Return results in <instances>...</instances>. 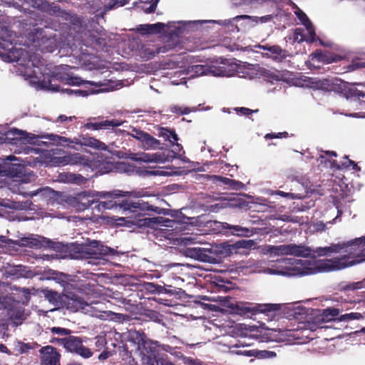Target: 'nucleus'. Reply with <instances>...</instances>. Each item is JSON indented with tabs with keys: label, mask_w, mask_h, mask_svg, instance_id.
I'll return each mask as SVG.
<instances>
[{
	"label": "nucleus",
	"mask_w": 365,
	"mask_h": 365,
	"mask_svg": "<svg viewBox=\"0 0 365 365\" xmlns=\"http://www.w3.org/2000/svg\"><path fill=\"white\" fill-rule=\"evenodd\" d=\"M319 256H330L332 253H343L339 257L332 258L336 270H341L365 261V236L342 243L319 247Z\"/></svg>",
	"instance_id": "f257e3e1"
},
{
	"label": "nucleus",
	"mask_w": 365,
	"mask_h": 365,
	"mask_svg": "<svg viewBox=\"0 0 365 365\" xmlns=\"http://www.w3.org/2000/svg\"><path fill=\"white\" fill-rule=\"evenodd\" d=\"M118 205L125 212L130 213V216L119 218L118 221L120 222H118V225H122L125 222V224H131L139 228H153L160 222V217H145L147 212H158V207L150 205L143 200L139 199L135 201L125 200L118 203Z\"/></svg>",
	"instance_id": "f03ea898"
},
{
	"label": "nucleus",
	"mask_w": 365,
	"mask_h": 365,
	"mask_svg": "<svg viewBox=\"0 0 365 365\" xmlns=\"http://www.w3.org/2000/svg\"><path fill=\"white\" fill-rule=\"evenodd\" d=\"M128 341L135 346V352L142 355L143 363L146 365H170V363L160 357L158 350V342L148 338L140 330H130Z\"/></svg>",
	"instance_id": "7ed1b4c3"
},
{
	"label": "nucleus",
	"mask_w": 365,
	"mask_h": 365,
	"mask_svg": "<svg viewBox=\"0 0 365 365\" xmlns=\"http://www.w3.org/2000/svg\"><path fill=\"white\" fill-rule=\"evenodd\" d=\"M38 138L48 139L53 144L61 145H68L69 143H73L81 146L89 147L98 150H107L108 149V146L104 143L87 135H80L78 138H68L55 134H49L41 135Z\"/></svg>",
	"instance_id": "20e7f679"
},
{
	"label": "nucleus",
	"mask_w": 365,
	"mask_h": 365,
	"mask_svg": "<svg viewBox=\"0 0 365 365\" xmlns=\"http://www.w3.org/2000/svg\"><path fill=\"white\" fill-rule=\"evenodd\" d=\"M49 163L53 166L83 165L90 167L91 161L88 157L79 153H68L58 149H51L49 152Z\"/></svg>",
	"instance_id": "39448f33"
},
{
	"label": "nucleus",
	"mask_w": 365,
	"mask_h": 365,
	"mask_svg": "<svg viewBox=\"0 0 365 365\" xmlns=\"http://www.w3.org/2000/svg\"><path fill=\"white\" fill-rule=\"evenodd\" d=\"M28 39L36 51L53 53L57 48L54 37L48 36L42 29H36L28 34Z\"/></svg>",
	"instance_id": "423d86ee"
},
{
	"label": "nucleus",
	"mask_w": 365,
	"mask_h": 365,
	"mask_svg": "<svg viewBox=\"0 0 365 365\" xmlns=\"http://www.w3.org/2000/svg\"><path fill=\"white\" fill-rule=\"evenodd\" d=\"M281 308L279 304H256L248 302L237 303L234 307L235 312L240 315H255L258 313H264L269 315L270 313L279 311Z\"/></svg>",
	"instance_id": "0eeeda50"
},
{
	"label": "nucleus",
	"mask_w": 365,
	"mask_h": 365,
	"mask_svg": "<svg viewBox=\"0 0 365 365\" xmlns=\"http://www.w3.org/2000/svg\"><path fill=\"white\" fill-rule=\"evenodd\" d=\"M255 244V242L252 240H241L233 244L224 242L216 247L215 252L220 259L225 258L232 255L241 253V249L249 250L254 247Z\"/></svg>",
	"instance_id": "6e6552de"
},
{
	"label": "nucleus",
	"mask_w": 365,
	"mask_h": 365,
	"mask_svg": "<svg viewBox=\"0 0 365 365\" xmlns=\"http://www.w3.org/2000/svg\"><path fill=\"white\" fill-rule=\"evenodd\" d=\"M312 259L313 260H301L302 273L304 274H314L319 272L336 271L332 258L325 259Z\"/></svg>",
	"instance_id": "1a4fd4ad"
},
{
	"label": "nucleus",
	"mask_w": 365,
	"mask_h": 365,
	"mask_svg": "<svg viewBox=\"0 0 365 365\" xmlns=\"http://www.w3.org/2000/svg\"><path fill=\"white\" fill-rule=\"evenodd\" d=\"M90 258L101 259L106 257L118 255L116 250L103 245L102 242L93 240L86 246L83 251Z\"/></svg>",
	"instance_id": "9d476101"
},
{
	"label": "nucleus",
	"mask_w": 365,
	"mask_h": 365,
	"mask_svg": "<svg viewBox=\"0 0 365 365\" xmlns=\"http://www.w3.org/2000/svg\"><path fill=\"white\" fill-rule=\"evenodd\" d=\"M61 302L63 307L72 312L87 311V307H90V304L88 302L73 292H68L63 295Z\"/></svg>",
	"instance_id": "9b49d317"
},
{
	"label": "nucleus",
	"mask_w": 365,
	"mask_h": 365,
	"mask_svg": "<svg viewBox=\"0 0 365 365\" xmlns=\"http://www.w3.org/2000/svg\"><path fill=\"white\" fill-rule=\"evenodd\" d=\"M120 192V191H115L113 192H102L101 193L100 196L104 198H108V200L102 202H94L93 200L91 201L88 200L86 202L82 203V202H81V207L79 206V207L82 209L83 205V209H86L91 207L93 204H95L94 208H97L99 211L112 209L113 207L117 206V203L113 200V199L118 196H122Z\"/></svg>",
	"instance_id": "f8f14e48"
},
{
	"label": "nucleus",
	"mask_w": 365,
	"mask_h": 365,
	"mask_svg": "<svg viewBox=\"0 0 365 365\" xmlns=\"http://www.w3.org/2000/svg\"><path fill=\"white\" fill-rule=\"evenodd\" d=\"M36 137L34 135L30 136L26 131L16 128L9 130L6 134V139L12 144H36Z\"/></svg>",
	"instance_id": "ddd939ff"
},
{
	"label": "nucleus",
	"mask_w": 365,
	"mask_h": 365,
	"mask_svg": "<svg viewBox=\"0 0 365 365\" xmlns=\"http://www.w3.org/2000/svg\"><path fill=\"white\" fill-rule=\"evenodd\" d=\"M222 66H207L205 65H195L192 67V71L197 76L207 75L212 73L215 76H225L228 75V71L226 68V63L222 62Z\"/></svg>",
	"instance_id": "4468645a"
},
{
	"label": "nucleus",
	"mask_w": 365,
	"mask_h": 365,
	"mask_svg": "<svg viewBox=\"0 0 365 365\" xmlns=\"http://www.w3.org/2000/svg\"><path fill=\"white\" fill-rule=\"evenodd\" d=\"M42 365H60V354L51 346H46L40 349Z\"/></svg>",
	"instance_id": "2eb2a0df"
},
{
	"label": "nucleus",
	"mask_w": 365,
	"mask_h": 365,
	"mask_svg": "<svg viewBox=\"0 0 365 365\" xmlns=\"http://www.w3.org/2000/svg\"><path fill=\"white\" fill-rule=\"evenodd\" d=\"M256 48L267 51L269 53H267L264 56L272 58L273 60L279 62H282L284 61L287 56L290 55L288 53V51L285 49H282L279 46H269V45H260L258 44L255 46Z\"/></svg>",
	"instance_id": "dca6fc26"
},
{
	"label": "nucleus",
	"mask_w": 365,
	"mask_h": 365,
	"mask_svg": "<svg viewBox=\"0 0 365 365\" xmlns=\"http://www.w3.org/2000/svg\"><path fill=\"white\" fill-rule=\"evenodd\" d=\"M319 247L313 249L304 245L290 244V255L297 257L316 258L319 257L317 252Z\"/></svg>",
	"instance_id": "f3484780"
},
{
	"label": "nucleus",
	"mask_w": 365,
	"mask_h": 365,
	"mask_svg": "<svg viewBox=\"0 0 365 365\" xmlns=\"http://www.w3.org/2000/svg\"><path fill=\"white\" fill-rule=\"evenodd\" d=\"M24 171V166L20 163H4L0 165V176L21 177Z\"/></svg>",
	"instance_id": "a211bd4d"
},
{
	"label": "nucleus",
	"mask_w": 365,
	"mask_h": 365,
	"mask_svg": "<svg viewBox=\"0 0 365 365\" xmlns=\"http://www.w3.org/2000/svg\"><path fill=\"white\" fill-rule=\"evenodd\" d=\"M171 22L168 24L158 22L153 24H140L136 28V31L142 36L161 34L165 28L170 27Z\"/></svg>",
	"instance_id": "6ab92c4d"
},
{
	"label": "nucleus",
	"mask_w": 365,
	"mask_h": 365,
	"mask_svg": "<svg viewBox=\"0 0 365 365\" xmlns=\"http://www.w3.org/2000/svg\"><path fill=\"white\" fill-rule=\"evenodd\" d=\"M37 8L49 15L66 18L69 14L65 10L61 9V7L56 3H49L47 1H41L37 6Z\"/></svg>",
	"instance_id": "aec40b11"
},
{
	"label": "nucleus",
	"mask_w": 365,
	"mask_h": 365,
	"mask_svg": "<svg viewBox=\"0 0 365 365\" xmlns=\"http://www.w3.org/2000/svg\"><path fill=\"white\" fill-rule=\"evenodd\" d=\"M11 298L7 303L8 308H3L4 309H8V316L11 322L16 326H19L23 323L26 319L24 316V309L22 307H15L11 304Z\"/></svg>",
	"instance_id": "412c9836"
},
{
	"label": "nucleus",
	"mask_w": 365,
	"mask_h": 365,
	"mask_svg": "<svg viewBox=\"0 0 365 365\" xmlns=\"http://www.w3.org/2000/svg\"><path fill=\"white\" fill-rule=\"evenodd\" d=\"M188 253L192 258L205 262H214L215 257L211 256L212 252L200 247H193L188 249Z\"/></svg>",
	"instance_id": "4be33fe9"
},
{
	"label": "nucleus",
	"mask_w": 365,
	"mask_h": 365,
	"mask_svg": "<svg viewBox=\"0 0 365 365\" xmlns=\"http://www.w3.org/2000/svg\"><path fill=\"white\" fill-rule=\"evenodd\" d=\"M168 51L166 46L155 48L152 45H144L143 44L139 52L142 58L147 60L153 58L156 54L160 53H165Z\"/></svg>",
	"instance_id": "5701e85b"
},
{
	"label": "nucleus",
	"mask_w": 365,
	"mask_h": 365,
	"mask_svg": "<svg viewBox=\"0 0 365 365\" xmlns=\"http://www.w3.org/2000/svg\"><path fill=\"white\" fill-rule=\"evenodd\" d=\"M22 242L24 245L32 248H39L42 246L48 248H54V242H53L50 240H47L45 237H41V240L36 238L26 237L22 239Z\"/></svg>",
	"instance_id": "b1692460"
},
{
	"label": "nucleus",
	"mask_w": 365,
	"mask_h": 365,
	"mask_svg": "<svg viewBox=\"0 0 365 365\" xmlns=\"http://www.w3.org/2000/svg\"><path fill=\"white\" fill-rule=\"evenodd\" d=\"M158 136L163 138L164 140L168 141L171 145H176L179 146L178 143L179 140L177 133L175 130L170 129L168 128L160 127L158 128Z\"/></svg>",
	"instance_id": "393cba45"
},
{
	"label": "nucleus",
	"mask_w": 365,
	"mask_h": 365,
	"mask_svg": "<svg viewBox=\"0 0 365 365\" xmlns=\"http://www.w3.org/2000/svg\"><path fill=\"white\" fill-rule=\"evenodd\" d=\"M210 178L213 180V181L216 182H220L222 185H225L232 190H239L244 187V184L242 182L230 179L226 177L212 175Z\"/></svg>",
	"instance_id": "a878e982"
},
{
	"label": "nucleus",
	"mask_w": 365,
	"mask_h": 365,
	"mask_svg": "<svg viewBox=\"0 0 365 365\" xmlns=\"http://www.w3.org/2000/svg\"><path fill=\"white\" fill-rule=\"evenodd\" d=\"M130 132L121 129H116L115 130V133L116 134L120 133L125 136H131L132 138L136 139L141 145L145 140L148 133L132 126H130Z\"/></svg>",
	"instance_id": "bb28decb"
},
{
	"label": "nucleus",
	"mask_w": 365,
	"mask_h": 365,
	"mask_svg": "<svg viewBox=\"0 0 365 365\" xmlns=\"http://www.w3.org/2000/svg\"><path fill=\"white\" fill-rule=\"evenodd\" d=\"M81 342H83L81 337L70 334L66 336L63 348L67 351L75 354L78 346L81 345Z\"/></svg>",
	"instance_id": "cd10ccee"
},
{
	"label": "nucleus",
	"mask_w": 365,
	"mask_h": 365,
	"mask_svg": "<svg viewBox=\"0 0 365 365\" xmlns=\"http://www.w3.org/2000/svg\"><path fill=\"white\" fill-rule=\"evenodd\" d=\"M222 227L224 229L230 230L231 234L237 236L250 237L253 234V231L252 230L242 227L239 225H230L227 222L222 223Z\"/></svg>",
	"instance_id": "c85d7f7f"
},
{
	"label": "nucleus",
	"mask_w": 365,
	"mask_h": 365,
	"mask_svg": "<svg viewBox=\"0 0 365 365\" xmlns=\"http://www.w3.org/2000/svg\"><path fill=\"white\" fill-rule=\"evenodd\" d=\"M340 309L334 307H328L322 310L321 314L322 321L324 322L338 321Z\"/></svg>",
	"instance_id": "c756f323"
},
{
	"label": "nucleus",
	"mask_w": 365,
	"mask_h": 365,
	"mask_svg": "<svg viewBox=\"0 0 365 365\" xmlns=\"http://www.w3.org/2000/svg\"><path fill=\"white\" fill-rule=\"evenodd\" d=\"M123 123V121L118 119H111V120H102L98 121V130H113L115 128H117L121 125Z\"/></svg>",
	"instance_id": "7c9ffc66"
},
{
	"label": "nucleus",
	"mask_w": 365,
	"mask_h": 365,
	"mask_svg": "<svg viewBox=\"0 0 365 365\" xmlns=\"http://www.w3.org/2000/svg\"><path fill=\"white\" fill-rule=\"evenodd\" d=\"M16 33L9 26L0 24V39L12 44L16 38Z\"/></svg>",
	"instance_id": "2f4dec72"
},
{
	"label": "nucleus",
	"mask_w": 365,
	"mask_h": 365,
	"mask_svg": "<svg viewBox=\"0 0 365 365\" xmlns=\"http://www.w3.org/2000/svg\"><path fill=\"white\" fill-rule=\"evenodd\" d=\"M61 79L65 82L66 84L70 86H81L83 84L95 85L92 81H84L78 76H71L68 74L61 77Z\"/></svg>",
	"instance_id": "473e14b6"
},
{
	"label": "nucleus",
	"mask_w": 365,
	"mask_h": 365,
	"mask_svg": "<svg viewBox=\"0 0 365 365\" xmlns=\"http://www.w3.org/2000/svg\"><path fill=\"white\" fill-rule=\"evenodd\" d=\"M161 143L159 140L156 139L149 133L147 134L145 140L141 144V147L144 150L157 149L160 148Z\"/></svg>",
	"instance_id": "72a5a7b5"
},
{
	"label": "nucleus",
	"mask_w": 365,
	"mask_h": 365,
	"mask_svg": "<svg viewBox=\"0 0 365 365\" xmlns=\"http://www.w3.org/2000/svg\"><path fill=\"white\" fill-rule=\"evenodd\" d=\"M286 41H292L293 43H302L305 39V35L304 34V29L302 28L295 29L291 34L285 37Z\"/></svg>",
	"instance_id": "f704fd0d"
},
{
	"label": "nucleus",
	"mask_w": 365,
	"mask_h": 365,
	"mask_svg": "<svg viewBox=\"0 0 365 365\" xmlns=\"http://www.w3.org/2000/svg\"><path fill=\"white\" fill-rule=\"evenodd\" d=\"M331 168H336V170L347 169L352 166V169L356 170L358 168L357 164L349 159L348 156L344 157V160L339 165L336 160H333L331 163Z\"/></svg>",
	"instance_id": "c9c22d12"
},
{
	"label": "nucleus",
	"mask_w": 365,
	"mask_h": 365,
	"mask_svg": "<svg viewBox=\"0 0 365 365\" xmlns=\"http://www.w3.org/2000/svg\"><path fill=\"white\" fill-rule=\"evenodd\" d=\"M268 251L275 255H290V244L281 245H272Z\"/></svg>",
	"instance_id": "e433bc0d"
},
{
	"label": "nucleus",
	"mask_w": 365,
	"mask_h": 365,
	"mask_svg": "<svg viewBox=\"0 0 365 365\" xmlns=\"http://www.w3.org/2000/svg\"><path fill=\"white\" fill-rule=\"evenodd\" d=\"M108 0H88L87 2V8L90 9L91 13H96L98 11L102 6L108 9Z\"/></svg>",
	"instance_id": "4c0bfd02"
},
{
	"label": "nucleus",
	"mask_w": 365,
	"mask_h": 365,
	"mask_svg": "<svg viewBox=\"0 0 365 365\" xmlns=\"http://www.w3.org/2000/svg\"><path fill=\"white\" fill-rule=\"evenodd\" d=\"M329 81L327 79H324L322 81H320V87L327 89L329 91H335L337 92L342 93L346 87V85L344 83H341L340 84L336 85V84H330Z\"/></svg>",
	"instance_id": "58836bf2"
},
{
	"label": "nucleus",
	"mask_w": 365,
	"mask_h": 365,
	"mask_svg": "<svg viewBox=\"0 0 365 365\" xmlns=\"http://www.w3.org/2000/svg\"><path fill=\"white\" fill-rule=\"evenodd\" d=\"M159 0H150L149 2H139L138 6L141 10L146 14H150L155 11Z\"/></svg>",
	"instance_id": "ea45409f"
},
{
	"label": "nucleus",
	"mask_w": 365,
	"mask_h": 365,
	"mask_svg": "<svg viewBox=\"0 0 365 365\" xmlns=\"http://www.w3.org/2000/svg\"><path fill=\"white\" fill-rule=\"evenodd\" d=\"M317 55L318 56L319 61L325 62L327 63L339 61L345 57V56H341L339 54H331L329 56H327L322 54V53H319V54Z\"/></svg>",
	"instance_id": "a19ab883"
},
{
	"label": "nucleus",
	"mask_w": 365,
	"mask_h": 365,
	"mask_svg": "<svg viewBox=\"0 0 365 365\" xmlns=\"http://www.w3.org/2000/svg\"><path fill=\"white\" fill-rule=\"evenodd\" d=\"M90 41V45L96 50L103 49L106 45V38L95 35L91 36Z\"/></svg>",
	"instance_id": "79ce46f5"
},
{
	"label": "nucleus",
	"mask_w": 365,
	"mask_h": 365,
	"mask_svg": "<svg viewBox=\"0 0 365 365\" xmlns=\"http://www.w3.org/2000/svg\"><path fill=\"white\" fill-rule=\"evenodd\" d=\"M365 68V61L359 58H356L351 61V62L346 66V71L350 72L360 68Z\"/></svg>",
	"instance_id": "37998d69"
},
{
	"label": "nucleus",
	"mask_w": 365,
	"mask_h": 365,
	"mask_svg": "<svg viewBox=\"0 0 365 365\" xmlns=\"http://www.w3.org/2000/svg\"><path fill=\"white\" fill-rule=\"evenodd\" d=\"M363 316L361 313L351 312L345 314L339 315L338 317L339 322H349L355 319H362Z\"/></svg>",
	"instance_id": "c03bdc74"
},
{
	"label": "nucleus",
	"mask_w": 365,
	"mask_h": 365,
	"mask_svg": "<svg viewBox=\"0 0 365 365\" xmlns=\"http://www.w3.org/2000/svg\"><path fill=\"white\" fill-rule=\"evenodd\" d=\"M75 354L84 359H88L93 356V352L91 349L83 346V342H81V345L78 346Z\"/></svg>",
	"instance_id": "a18cd8bd"
},
{
	"label": "nucleus",
	"mask_w": 365,
	"mask_h": 365,
	"mask_svg": "<svg viewBox=\"0 0 365 365\" xmlns=\"http://www.w3.org/2000/svg\"><path fill=\"white\" fill-rule=\"evenodd\" d=\"M142 288L143 290L149 292V293H158L160 294V290L162 289L161 285H158L157 284H154L153 282H145L142 284Z\"/></svg>",
	"instance_id": "49530a36"
},
{
	"label": "nucleus",
	"mask_w": 365,
	"mask_h": 365,
	"mask_svg": "<svg viewBox=\"0 0 365 365\" xmlns=\"http://www.w3.org/2000/svg\"><path fill=\"white\" fill-rule=\"evenodd\" d=\"M50 331L53 334H57L62 337H66L71 334V330L67 328L53 327L50 328Z\"/></svg>",
	"instance_id": "de8ad7c7"
},
{
	"label": "nucleus",
	"mask_w": 365,
	"mask_h": 365,
	"mask_svg": "<svg viewBox=\"0 0 365 365\" xmlns=\"http://www.w3.org/2000/svg\"><path fill=\"white\" fill-rule=\"evenodd\" d=\"M43 295L46 299H47L50 302L54 303L56 302L59 298V295L58 292L52 290H49L48 289H45L43 291Z\"/></svg>",
	"instance_id": "09e8293b"
},
{
	"label": "nucleus",
	"mask_w": 365,
	"mask_h": 365,
	"mask_svg": "<svg viewBox=\"0 0 365 365\" xmlns=\"http://www.w3.org/2000/svg\"><path fill=\"white\" fill-rule=\"evenodd\" d=\"M363 287H365V279L359 282L349 283L346 284L344 287H343V289L356 290L361 289Z\"/></svg>",
	"instance_id": "8fccbe9b"
},
{
	"label": "nucleus",
	"mask_w": 365,
	"mask_h": 365,
	"mask_svg": "<svg viewBox=\"0 0 365 365\" xmlns=\"http://www.w3.org/2000/svg\"><path fill=\"white\" fill-rule=\"evenodd\" d=\"M107 342L103 336H98L94 338L95 351H99L105 347Z\"/></svg>",
	"instance_id": "3c124183"
},
{
	"label": "nucleus",
	"mask_w": 365,
	"mask_h": 365,
	"mask_svg": "<svg viewBox=\"0 0 365 365\" xmlns=\"http://www.w3.org/2000/svg\"><path fill=\"white\" fill-rule=\"evenodd\" d=\"M306 29L308 32V36H305L306 40H304V41L309 42V43L314 42L316 34H315V30L312 26V24H309V26H306Z\"/></svg>",
	"instance_id": "603ef678"
},
{
	"label": "nucleus",
	"mask_w": 365,
	"mask_h": 365,
	"mask_svg": "<svg viewBox=\"0 0 365 365\" xmlns=\"http://www.w3.org/2000/svg\"><path fill=\"white\" fill-rule=\"evenodd\" d=\"M275 194L277 195H279L281 197H287V198L292 199V200L302 199L303 197V196L300 194H295L293 192H286L281 191V190L275 191Z\"/></svg>",
	"instance_id": "864d4df0"
},
{
	"label": "nucleus",
	"mask_w": 365,
	"mask_h": 365,
	"mask_svg": "<svg viewBox=\"0 0 365 365\" xmlns=\"http://www.w3.org/2000/svg\"><path fill=\"white\" fill-rule=\"evenodd\" d=\"M100 117L98 118V119ZM96 120V118H89L83 127L88 130H98V121Z\"/></svg>",
	"instance_id": "5fc2aeb1"
},
{
	"label": "nucleus",
	"mask_w": 365,
	"mask_h": 365,
	"mask_svg": "<svg viewBox=\"0 0 365 365\" xmlns=\"http://www.w3.org/2000/svg\"><path fill=\"white\" fill-rule=\"evenodd\" d=\"M129 0H108V9H111L115 6H122L127 4Z\"/></svg>",
	"instance_id": "6e6d98bb"
},
{
	"label": "nucleus",
	"mask_w": 365,
	"mask_h": 365,
	"mask_svg": "<svg viewBox=\"0 0 365 365\" xmlns=\"http://www.w3.org/2000/svg\"><path fill=\"white\" fill-rule=\"evenodd\" d=\"M124 360L125 363L127 364L128 365H138V361L132 356V351L128 350L125 351Z\"/></svg>",
	"instance_id": "4d7b16f0"
},
{
	"label": "nucleus",
	"mask_w": 365,
	"mask_h": 365,
	"mask_svg": "<svg viewBox=\"0 0 365 365\" xmlns=\"http://www.w3.org/2000/svg\"><path fill=\"white\" fill-rule=\"evenodd\" d=\"M161 288L160 294L165 293L170 295H173L179 293V291H177L176 289L173 288L171 285L165 284L164 286H161Z\"/></svg>",
	"instance_id": "13d9d810"
},
{
	"label": "nucleus",
	"mask_w": 365,
	"mask_h": 365,
	"mask_svg": "<svg viewBox=\"0 0 365 365\" xmlns=\"http://www.w3.org/2000/svg\"><path fill=\"white\" fill-rule=\"evenodd\" d=\"M235 110L242 115H249L259 111L258 109L252 110L245 107L236 108Z\"/></svg>",
	"instance_id": "bf43d9fd"
},
{
	"label": "nucleus",
	"mask_w": 365,
	"mask_h": 365,
	"mask_svg": "<svg viewBox=\"0 0 365 365\" xmlns=\"http://www.w3.org/2000/svg\"><path fill=\"white\" fill-rule=\"evenodd\" d=\"M63 91L64 93H67L68 95L75 94L76 96H88V91H85V90H81V89L72 90V89L66 88V89H64Z\"/></svg>",
	"instance_id": "052dcab7"
},
{
	"label": "nucleus",
	"mask_w": 365,
	"mask_h": 365,
	"mask_svg": "<svg viewBox=\"0 0 365 365\" xmlns=\"http://www.w3.org/2000/svg\"><path fill=\"white\" fill-rule=\"evenodd\" d=\"M298 19L300 20L302 24L306 27L312 24L307 16L302 11L297 14Z\"/></svg>",
	"instance_id": "680f3d73"
},
{
	"label": "nucleus",
	"mask_w": 365,
	"mask_h": 365,
	"mask_svg": "<svg viewBox=\"0 0 365 365\" xmlns=\"http://www.w3.org/2000/svg\"><path fill=\"white\" fill-rule=\"evenodd\" d=\"M288 137V133L287 132H282V133H278L277 134L275 133H267L265 135L264 138L266 139H272V138H287Z\"/></svg>",
	"instance_id": "e2e57ef3"
},
{
	"label": "nucleus",
	"mask_w": 365,
	"mask_h": 365,
	"mask_svg": "<svg viewBox=\"0 0 365 365\" xmlns=\"http://www.w3.org/2000/svg\"><path fill=\"white\" fill-rule=\"evenodd\" d=\"M31 349V346L30 345V344L20 342L19 344L18 351H19V354H24V353L28 352L29 350Z\"/></svg>",
	"instance_id": "0e129e2a"
},
{
	"label": "nucleus",
	"mask_w": 365,
	"mask_h": 365,
	"mask_svg": "<svg viewBox=\"0 0 365 365\" xmlns=\"http://www.w3.org/2000/svg\"><path fill=\"white\" fill-rule=\"evenodd\" d=\"M66 337H51L49 342L63 347Z\"/></svg>",
	"instance_id": "69168bd1"
},
{
	"label": "nucleus",
	"mask_w": 365,
	"mask_h": 365,
	"mask_svg": "<svg viewBox=\"0 0 365 365\" xmlns=\"http://www.w3.org/2000/svg\"><path fill=\"white\" fill-rule=\"evenodd\" d=\"M9 300L10 297L8 296H0V309H1L2 308H8L7 303Z\"/></svg>",
	"instance_id": "338daca9"
},
{
	"label": "nucleus",
	"mask_w": 365,
	"mask_h": 365,
	"mask_svg": "<svg viewBox=\"0 0 365 365\" xmlns=\"http://www.w3.org/2000/svg\"><path fill=\"white\" fill-rule=\"evenodd\" d=\"M0 352L6 354L7 355L12 354L11 351L4 344H0Z\"/></svg>",
	"instance_id": "774afa93"
}]
</instances>
